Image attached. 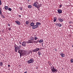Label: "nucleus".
I'll use <instances>...</instances> for the list:
<instances>
[{"instance_id": "obj_28", "label": "nucleus", "mask_w": 73, "mask_h": 73, "mask_svg": "<svg viewBox=\"0 0 73 73\" xmlns=\"http://www.w3.org/2000/svg\"><path fill=\"white\" fill-rule=\"evenodd\" d=\"M9 11H12V9L10 8H9L8 9Z\"/></svg>"}, {"instance_id": "obj_15", "label": "nucleus", "mask_w": 73, "mask_h": 73, "mask_svg": "<svg viewBox=\"0 0 73 73\" xmlns=\"http://www.w3.org/2000/svg\"><path fill=\"white\" fill-rule=\"evenodd\" d=\"M29 21H27L25 22V23L26 25H28V24H29Z\"/></svg>"}, {"instance_id": "obj_12", "label": "nucleus", "mask_w": 73, "mask_h": 73, "mask_svg": "<svg viewBox=\"0 0 73 73\" xmlns=\"http://www.w3.org/2000/svg\"><path fill=\"white\" fill-rule=\"evenodd\" d=\"M60 55L62 57H65V54L63 53H61Z\"/></svg>"}, {"instance_id": "obj_27", "label": "nucleus", "mask_w": 73, "mask_h": 73, "mask_svg": "<svg viewBox=\"0 0 73 73\" xmlns=\"http://www.w3.org/2000/svg\"><path fill=\"white\" fill-rule=\"evenodd\" d=\"M62 5H61V4H60L59 5V7H59V8H61V7H62Z\"/></svg>"}, {"instance_id": "obj_25", "label": "nucleus", "mask_w": 73, "mask_h": 73, "mask_svg": "<svg viewBox=\"0 0 73 73\" xmlns=\"http://www.w3.org/2000/svg\"><path fill=\"white\" fill-rule=\"evenodd\" d=\"M32 7V6L31 5H29L28 6V8H31Z\"/></svg>"}, {"instance_id": "obj_8", "label": "nucleus", "mask_w": 73, "mask_h": 73, "mask_svg": "<svg viewBox=\"0 0 73 73\" xmlns=\"http://www.w3.org/2000/svg\"><path fill=\"white\" fill-rule=\"evenodd\" d=\"M59 14L60 13H62V10H60V9H58L57 10Z\"/></svg>"}, {"instance_id": "obj_29", "label": "nucleus", "mask_w": 73, "mask_h": 73, "mask_svg": "<svg viewBox=\"0 0 73 73\" xmlns=\"http://www.w3.org/2000/svg\"><path fill=\"white\" fill-rule=\"evenodd\" d=\"M58 26H59V27H61L62 26V25H61V24H59Z\"/></svg>"}, {"instance_id": "obj_18", "label": "nucleus", "mask_w": 73, "mask_h": 73, "mask_svg": "<svg viewBox=\"0 0 73 73\" xmlns=\"http://www.w3.org/2000/svg\"><path fill=\"white\" fill-rule=\"evenodd\" d=\"M30 39L31 40L33 41V40H34V37H33L32 36H31L30 37Z\"/></svg>"}, {"instance_id": "obj_2", "label": "nucleus", "mask_w": 73, "mask_h": 73, "mask_svg": "<svg viewBox=\"0 0 73 73\" xmlns=\"http://www.w3.org/2000/svg\"><path fill=\"white\" fill-rule=\"evenodd\" d=\"M34 62V59L33 58H31L29 60H28L27 62L28 64H31L33 63Z\"/></svg>"}, {"instance_id": "obj_19", "label": "nucleus", "mask_w": 73, "mask_h": 73, "mask_svg": "<svg viewBox=\"0 0 73 73\" xmlns=\"http://www.w3.org/2000/svg\"><path fill=\"white\" fill-rule=\"evenodd\" d=\"M0 66L1 67H2V66H3V62H0Z\"/></svg>"}, {"instance_id": "obj_4", "label": "nucleus", "mask_w": 73, "mask_h": 73, "mask_svg": "<svg viewBox=\"0 0 73 73\" xmlns=\"http://www.w3.org/2000/svg\"><path fill=\"white\" fill-rule=\"evenodd\" d=\"M39 50L40 48H36L35 49L33 50V52H36V53H37V52H38V51H39Z\"/></svg>"}, {"instance_id": "obj_20", "label": "nucleus", "mask_w": 73, "mask_h": 73, "mask_svg": "<svg viewBox=\"0 0 73 73\" xmlns=\"http://www.w3.org/2000/svg\"><path fill=\"white\" fill-rule=\"evenodd\" d=\"M5 9L6 10H8V7L5 6Z\"/></svg>"}, {"instance_id": "obj_42", "label": "nucleus", "mask_w": 73, "mask_h": 73, "mask_svg": "<svg viewBox=\"0 0 73 73\" xmlns=\"http://www.w3.org/2000/svg\"><path fill=\"white\" fill-rule=\"evenodd\" d=\"M8 25L9 27H10V26H11V25H10V24H8Z\"/></svg>"}, {"instance_id": "obj_1", "label": "nucleus", "mask_w": 73, "mask_h": 73, "mask_svg": "<svg viewBox=\"0 0 73 73\" xmlns=\"http://www.w3.org/2000/svg\"><path fill=\"white\" fill-rule=\"evenodd\" d=\"M18 53H19L20 56H23L24 55L25 56V51L24 50L20 49L18 51Z\"/></svg>"}, {"instance_id": "obj_36", "label": "nucleus", "mask_w": 73, "mask_h": 73, "mask_svg": "<svg viewBox=\"0 0 73 73\" xmlns=\"http://www.w3.org/2000/svg\"><path fill=\"white\" fill-rule=\"evenodd\" d=\"M0 15L1 16L3 14H2V12H0Z\"/></svg>"}, {"instance_id": "obj_3", "label": "nucleus", "mask_w": 73, "mask_h": 73, "mask_svg": "<svg viewBox=\"0 0 73 73\" xmlns=\"http://www.w3.org/2000/svg\"><path fill=\"white\" fill-rule=\"evenodd\" d=\"M14 48H15V52H17V50L19 49V46H17L16 45H15L14 46Z\"/></svg>"}, {"instance_id": "obj_38", "label": "nucleus", "mask_w": 73, "mask_h": 73, "mask_svg": "<svg viewBox=\"0 0 73 73\" xmlns=\"http://www.w3.org/2000/svg\"><path fill=\"white\" fill-rule=\"evenodd\" d=\"M18 16L19 17H20H20H21V15H19Z\"/></svg>"}, {"instance_id": "obj_21", "label": "nucleus", "mask_w": 73, "mask_h": 73, "mask_svg": "<svg viewBox=\"0 0 73 73\" xmlns=\"http://www.w3.org/2000/svg\"><path fill=\"white\" fill-rule=\"evenodd\" d=\"M43 40L42 39H41L39 40V42L40 43H41V42H42L43 41Z\"/></svg>"}, {"instance_id": "obj_22", "label": "nucleus", "mask_w": 73, "mask_h": 73, "mask_svg": "<svg viewBox=\"0 0 73 73\" xmlns=\"http://www.w3.org/2000/svg\"><path fill=\"white\" fill-rule=\"evenodd\" d=\"M54 22H55V21H56V19H57V18L56 17H55L54 18Z\"/></svg>"}, {"instance_id": "obj_26", "label": "nucleus", "mask_w": 73, "mask_h": 73, "mask_svg": "<svg viewBox=\"0 0 73 73\" xmlns=\"http://www.w3.org/2000/svg\"><path fill=\"white\" fill-rule=\"evenodd\" d=\"M34 39L35 40H37V39H38V38L37 37H35L34 38Z\"/></svg>"}, {"instance_id": "obj_34", "label": "nucleus", "mask_w": 73, "mask_h": 73, "mask_svg": "<svg viewBox=\"0 0 73 73\" xmlns=\"http://www.w3.org/2000/svg\"><path fill=\"white\" fill-rule=\"evenodd\" d=\"M20 9L21 11L23 10V8L22 7H20Z\"/></svg>"}, {"instance_id": "obj_43", "label": "nucleus", "mask_w": 73, "mask_h": 73, "mask_svg": "<svg viewBox=\"0 0 73 73\" xmlns=\"http://www.w3.org/2000/svg\"><path fill=\"white\" fill-rule=\"evenodd\" d=\"M8 67H10V65L9 64V65H8Z\"/></svg>"}, {"instance_id": "obj_30", "label": "nucleus", "mask_w": 73, "mask_h": 73, "mask_svg": "<svg viewBox=\"0 0 73 73\" xmlns=\"http://www.w3.org/2000/svg\"><path fill=\"white\" fill-rule=\"evenodd\" d=\"M71 63H73V59H72L71 60Z\"/></svg>"}, {"instance_id": "obj_7", "label": "nucleus", "mask_w": 73, "mask_h": 73, "mask_svg": "<svg viewBox=\"0 0 73 73\" xmlns=\"http://www.w3.org/2000/svg\"><path fill=\"white\" fill-rule=\"evenodd\" d=\"M38 27V26H37V25H34V26L32 27V29H35L36 28H37Z\"/></svg>"}, {"instance_id": "obj_35", "label": "nucleus", "mask_w": 73, "mask_h": 73, "mask_svg": "<svg viewBox=\"0 0 73 73\" xmlns=\"http://www.w3.org/2000/svg\"><path fill=\"white\" fill-rule=\"evenodd\" d=\"M0 5H1V1L0 0Z\"/></svg>"}, {"instance_id": "obj_23", "label": "nucleus", "mask_w": 73, "mask_h": 73, "mask_svg": "<svg viewBox=\"0 0 73 73\" xmlns=\"http://www.w3.org/2000/svg\"><path fill=\"white\" fill-rule=\"evenodd\" d=\"M33 41H34V42L35 43H38V42H39L38 40L36 41L35 40H33Z\"/></svg>"}, {"instance_id": "obj_47", "label": "nucleus", "mask_w": 73, "mask_h": 73, "mask_svg": "<svg viewBox=\"0 0 73 73\" xmlns=\"http://www.w3.org/2000/svg\"><path fill=\"white\" fill-rule=\"evenodd\" d=\"M62 70H63V69H64V68H62Z\"/></svg>"}, {"instance_id": "obj_44", "label": "nucleus", "mask_w": 73, "mask_h": 73, "mask_svg": "<svg viewBox=\"0 0 73 73\" xmlns=\"http://www.w3.org/2000/svg\"><path fill=\"white\" fill-rule=\"evenodd\" d=\"M9 31L11 30V28H9Z\"/></svg>"}, {"instance_id": "obj_11", "label": "nucleus", "mask_w": 73, "mask_h": 73, "mask_svg": "<svg viewBox=\"0 0 73 73\" xmlns=\"http://www.w3.org/2000/svg\"><path fill=\"white\" fill-rule=\"evenodd\" d=\"M15 22L17 24H18V25H20V24H21L20 22L19 21H16Z\"/></svg>"}, {"instance_id": "obj_39", "label": "nucleus", "mask_w": 73, "mask_h": 73, "mask_svg": "<svg viewBox=\"0 0 73 73\" xmlns=\"http://www.w3.org/2000/svg\"><path fill=\"white\" fill-rule=\"evenodd\" d=\"M35 3H36V4H37L38 5V4H39L38 3V2H35Z\"/></svg>"}, {"instance_id": "obj_31", "label": "nucleus", "mask_w": 73, "mask_h": 73, "mask_svg": "<svg viewBox=\"0 0 73 73\" xmlns=\"http://www.w3.org/2000/svg\"><path fill=\"white\" fill-rule=\"evenodd\" d=\"M21 45H19V47H18V48H19V49H20V48H21Z\"/></svg>"}, {"instance_id": "obj_17", "label": "nucleus", "mask_w": 73, "mask_h": 73, "mask_svg": "<svg viewBox=\"0 0 73 73\" xmlns=\"http://www.w3.org/2000/svg\"><path fill=\"white\" fill-rule=\"evenodd\" d=\"M37 5L36 3H34L33 4V6H34V7H35V8H37Z\"/></svg>"}, {"instance_id": "obj_13", "label": "nucleus", "mask_w": 73, "mask_h": 73, "mask_svg": "<svg viewBox=\"0 0 73 73\" xmlns=\"http://www.w3.org/2000/svg\"><path fill=\"white\" fill-rule=\"evenodd\" d=\"M41 24V23H40L39 22H36V25H37V26H38V25H40Z\"/></svg>"}, {"instance_id": "obj_14", "label": "nucleus", "mask_w": 73, "mask_h": 73, "mask_svg": "<svg viewBox=\"0 0 73 73\" xmlns=\"http://www.w3.org/2000/svg\"><path fill=\"white\" fill-rule=\"evenodd\" d=\"M34 25H35V23H33V22H32V23H31L30 24V25L31 27H33Z\"/></svg>"}, {"instance_id": "obj_16", "label": "nucleus", "mask_w": 73, "mask_h": 73, "mask_svg": "<svg viewBox=\"0 0 73 73\" xmlns=\"http://www.w3.org/2000/svg\"><path fill=\"white\" fill-rule=\"evenodd\" d=\"M40 5H37V9H39V8H40V7H41V6H40Z\"/></svg>"}, {"instance_id": "obj_6", "label": "nucleus", "mask_w": 73, "mask_h": 73, "mask_svg": "<svg viewBox=\"0 0 73 73\" xmlns=\"http://www.w3.org/2000/svg\"><path fill=\"white\" fill-rule=\"evenodd\" d=\"M27 42L28 44H29L30 43H34V41H33V40H32L31 39H30L28 40V41Z\"/></svg>"}, {"instance_id": "obj_46", "label": "nucleus", "mask_w": 73, "mask_h": 73, "mask_svg": "<svg viewBox=\"0 0 73 73\" xmlns=\"http://www.w3.org/2000/svg\"><path fill=\"white\" fill-rule=\"evenodd\" d=\"M43 44H42V46H43Z\"/></svg>"}, {"instance_id": "obj_41", "label": "nucleus", "mask_w": 73, "mask_h": 73, "mask_svg": "<svg viewBox=\"0 0 73 73\" xmlns=\"http://www.w3.org/2000/svg\"><path fill=\"white\" fill-rule=\"evenodd\" d=\"M54 50L55 52H57V49H54Z\"/></svg>"}, {"instance_id": "obj_40", "label": "nucleus", "mask_w": 73, "mask_h": 73, "mask_svg": "<svg viewBox=\"0 0 73 73\" xmlns=\"http://www.w3.org/2000/svg\"><path fill=\"white\" fill-rule=\"evenodd\" d=\"M1 12V7H0V12Z\"/></svg>"}, {"instance_id": "obj_9", "label": "nucleus", "mask_w": 73, "mask_h": 73, "mask_svg": "<svg viewBox=\"0 0 73 73\" xmlns=\"http://www.w3.org/2000/svg\"><path fill=\"white\" fill-rule=\"evenodd\" d=\"M58 20L60 22H62L63 21V19H61L60 17H59L58 18Z\"/></svg>"}, {"instance_id": "obj_32", "label": "nucleus", "mask_w": 73, "mask_h": 73, "mask_svg": "<svg viewBox=\"0 0 73 73\" xmlns=\"http://www.w3.org/2000/svg\"><path fill=\"white\" fill-rule=\"evenodd\" d=\"M31 0H27V2L29 3V2H31Z\"/></svg>"}, {"instance_id": "obj_33", "label": "nucleus", "mask_w": 73, "mask_h": 73, "mask_svg": "<svg viewBox=\"0 0 73 73\" xmlns=\"http://www.w3.org/2000/svg\"><path fill=\"white\" fill-rule=\"evenodd\" d=\"M1 16H2L3 18H5V17L3 15H1Z\"/></svg>"}, {"instance_id": "obj_10", "label": "nucleus", "mask_w": 73, "mask_h": 73, "mask_svg": "<svg viewBox=\"0 0 73 73\" xmlns=\"http://www.w3.org/2000/svg\"><path fill=\"white\" fill-rule=\"evenodd\" d=\"M22 45L23 46H26V43L25 42H23L22 43Z\"/></svg>"}, {"instance_id": "obj_24", "label": "nucleus", "mask_w": 73, "mask_h": 73, "mask_svg": "<svg viewBox=\"0 0 73 73\" xmlns=\"http://www.w3.org/2000/svg\"><path fill=\"white\" fill-rule=\"evenodd\" d=\"M38 55H39V56H40V55L42 53H41V52H40V51H38Z\"/></svg>"}, {"instance_id": "obj_5", "label": "nucleus", "mask_w": 73, "mask_h": 73, "mask_svg": "<svg viewBox=\"0 0 73 73\" xmlns=\"http://www.w3.org/2000/svg\"><path fill=\"white\" fill-rule=\"evenodd\" d=\"M51 71L52 72H53V73L55 72H57V70H56V69H55L54 67V66H53V68L52 69Z\"/></svg>"}, {"instance_id": "obj_37", "label": "nucleus", "mask_w": 73, "mask_h": 73, "mask_svg": "<svg viewBox=\"0 0 73 73\" xmlns=\"http://www.w3.org/2000/svg\"><path fill=\"white\" fill-rule=\"evenodd\" d=\"M56 25H59V23H56Z\"/></svg>"}, {"instance_id": "obj_45", "label": "nucleus", "mask_w": 73, "mask_h": 73, "mask_svg": "<svg viewBox=\"0 0 73 73\" xmlns=\"http://www.w3.org/2000/svg\"><path fill=\"white\" fill-rule=\"evenodd\" d=\"M19 44H21V42H19Z\"/></svg>"}]
</instances>
